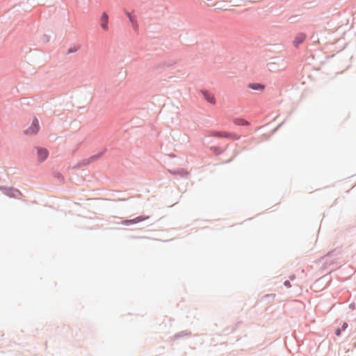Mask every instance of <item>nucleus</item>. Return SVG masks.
<instances>
[{"mask_svg":"<svg viewBox=\"0 0 356 356\" xmlns=\"http://www.w3.org/2000/svg\"><path fill=\"white\" fill-rule=\"evenodd\" d=\"M40 129L39 120L37 117L33 118L31 125L26 129L24 130V134L26 136H35Z\"/></svg>","mask_w":356,"mask_h":356,"instance_id":"f257e3e1","label":"nucleus"},{"mask_svg":"<svg viewBox=\"0 0 356 356\" xmlns=\"http://www.w3.org/2000/svg\"><path fill=\"white\" fill-rule=\"evenodd\" d=\"M124 14L128 18L129 23L134 30V31L137 32L138 31L139 24L137 19V17L135 14V10L133 12H129L127 9H124Z\"/></svg>","mask_w":356,"mask_h":356,"instance_id":"f03ea898","label":"nucleus"},{"mask_svg":"<svg viewBox=\"0 0 356 356\" xmlns=\"http://www.w3.org/2000/svg\"><path fill=\"white\" fill-rule=\"evenodd\" d=\"M199 95H201L202 98L209 104L212 106H215L216 104V98L213 94L209 90L204 88L200 89Z\"/></svg>","mask_w":356,"mask_h":356,"instance_id":"7ed1b4c3","label":"nucleus"},{"mask_svg":"<svg viewBox=\"0 0 356 356\" xmlns=\"http://www.w3.org/2000/svg\"><path fill=\"white\" fill-rule=\"evenodd\" d=\"M0 191L10 197H17L21 195L19 190L12 186H0Z\"/></svg>","mask_w":356,"mask_h":356,"instance_id":"20e7f679","label":"nucleus"},{"mask_svg":"<svg viewBox=\"0 0 356 356\" xmlns=\"http://www.w3.org/2000/svg\"><path fill=\"white\" fill-rule=\"evenodd\" d=\"M150 218V216H146V215H140V216H138L136 218H134L132 219H125V220H123L122 222H121V224L122 225H134V224H137L138 222H143L145 220H147Z\"/></svg>","mask_w":356,"mask_h":356,"instance_id":"39448f33","label":"nucleus"},{"mask_svg":"<svg viewBox=\"0 0 356 356\" xmlns=\"http://www.w3.org/2000/svg\"><path fill=\"white\" fill-rule=\"evenodd\" d=\"M192 336V332L188 330L180 331L172 337H170V342H174L177 340H179L180 339L184 338V337H189Z\"/></svg>","mask_w":356,"mask_h":356,"instance_id":"423d86ee","label":"nucleus"},{"mask_svg":"<svg viewBox=\"0 0 356 356\" xmlns=\"http://www.w3.org/2000/svg\"><path fill=\"white\" fill-rule=\"evenodd\" d=\"M99 26L104 31H108V24H109V20H108V16L106 12H104L102 15H101L99 21Z\"/></svg>","mask_w":356,"mask_h":356,"instance_id":"0eeeda50","label":"nucleus"},{"mask_svg":"<svg viewBox=\"0 0 356 356\" xmlns=\"http://www.w3.org/2000/svg\"><path fill=\"white\" fill-rule=\"evenodd\" d=\"M49 156L48 150L44 147H38L37 148V156L39 163H42Z\"/></svg>","mask_w":356,"mask_h":356,"instance_id":"6e6552de","label":"nucleus"},{"mask_svg":"<svg viewBox=\"0 0 356 356\" xmlns=\"http://www.w3.org/2000/svg\"><path fill=\"white\" fill-rule=\"evenodd\" d=\"M306 39V34L304 33H300L297 34L294 40L293 45L296 47H298L300 44H302Z\"/></svg>","mask_w":356,"mask_h":356,"instance_id":"1a4fd4ad","label":"nucleus"},{"mask_svg":"<svg viewBox=\"0 0 356 356\" xmlns=\"http://www.w3.org/2000/svg\"><path fill=\"white\" fill-rule=\"evenodd\" d=\"M217 136L220 138H232L234 140H237L239 139V136L235 133L232 132H219Z\"/></svg>","mask_w":356,"mask_h":356,"instance_id":"9d476101","label":"nucleus"},{"mask_svg":"<svg viewBox=\"0 0 356 356\" xmlns=\"http://www.w3.org/2000/svg\"><path fill=\"white\" fill-rule=\"evenodd\" d=\"M106 151H107L106 147L102 148L97 153H96L89 157L90 161L91 163H92L94 161H97L98 159H99L100 158H102L103 156V155L106 152Z\"/></svg>","mask_w":356,"mask_h":356,"instance_id":"9b49d317","label":"nucleus"},{"mask_svg":"<svg viewBox=\"0 0 356 356\" xmlns=\"http://www.w3.org/2000/svg\"><path fill=\"white\" fill-rule=\"evenodd\" d=\"M248 87L252 90L257 91H262L265 88V86L263 83L257 82L250 83H248Z\"/></svg>","mask_w":356,"mask_h":356,"instance_id":"f8f14e48","label":"nucleus"},{"mask_svg":"<svg viewBox=\"0 0 356 356\" xmlns=\"http://www.w3.org/2000/svg\"><path fill=\"white\" fill-rule=\"evenodd\" d=\"M234 122L235 124L238 125V126H248L249 125L248 121L243 118H236L234 120Z\"/></svg>","mask_w":356,"mask_h":356,"instance_id":"ddd939ff","label":"nucleus"},{"mask_svg":"<svg viewBox=\"0 0 356 356\" xmlns=\"http://www.w3.org/2000/svg\"><path fill=\"white\" fill-rule=\"evenodd\" d=\"M91 162L90 161L89 158L88 159L83 160L79 163H77L75 165V168L77 169H80L82 167L86 166L89 165Z\"/></svg>","mask_w":356,"mask_h":356,"instance_id":"4468645a","label":"nucleus"},{"mask_svg":"<svg viewBox=\"0 0 356 356\" xmlns=\"http://www.w3.org/2000/svg\"><path fill=\"white\" fill-rule=\"evenodd\" d=\"M80 48L79 45H74L69 47L66 51V54H74Z\"/></svg>","mask_w":356,"mask_h":356,"instance_id":"2eb2a0df","label":"nucleus"},{"mask_svg":"<svg viewBox=\"0 0 356 356\" xmlns=\"http://www.w3.org/2000/svg\"><path fill=\"white\" fill-rule=\"evenodd\" d=\"M54 177L60 181H64L65 178L63 175L58 172L54 173Z\"/></svg>","mask_w":356,"mask_h":356,"instance_id":"dca6fc26","label":"nucleus"},{"mask_svg":"<svg viewBox=\"0 0 356 356\" xmlns=\"http://www.w3.org/2000/svg\"><path fill=\"white\" fill-rule=\"evenodd\" d=\"M337 250H332V251H330L327 253V254L325 255L326 257H332L333 255H336L337 253H336Z\"/></svg>","mask_w":356,"mask_h":356,"instance_id":"f3484780","label":"nucleus"},{"mask_svg":"<svg viewBox=\"0 0 356 356\" xmlns=\"http://www.w3.org/2000/svg\"><path fill=\"white\" fill-rule=\"evenodd\" d=\"M342 331L343 330H341V328H337L334 331V334H335V335L339 337V336H341Z\"/></svg>","mask_w":356,"mask_h":356,"instance_id":"a211bd4d","label":"nucleus"},{"mask_svg":"<svg viewBox=\"0 0 356 356\" xmlns=\"http://www.w3.org/2000/svg\"><path fill=\"white\" fill-rule=\"evenodd\" d=\"M284 122H285V120H284L282 122H280V124H278L277 126L274 129L273 131L274 132L277 131L283 125Z\"/></svg>","mask_w":356,"mask_h":356,"instance_id":"6ab92c4d","label":"nucleus"},{"mask_svg":"<svg viewBox=\"0 0 356 356\" xmlns=\"http://www.w3.org/2000/svg\"><path fill=\"white\" fill-rule=\"evenodd\" d=\"M349 308L352 310H354V309H356V303L355 302H351L350 305H349Z\"/></svg>","mask_w":356,"mask_h":356,"instance_id":"aec40b11","label":"nucleus"},{"mask_svg":"<svg viewBox=\"0 0 356 356\" xmlns=\"http://www.w3.org/2000/svg\"><path fill=\"white\" fill-rule=\"evenodd\" d=\"M347 327H348V323H346V322H343V325H342V326H341V330H342L343 331H344Z\"/></svg>","mask_w":356,"mask_h":356,"instance_id":"412c9836","label":"nucleus"},{"mask_svg":"<svg viewBox=\"0 0 356 356\" xmlns=\"http://www.w3.org/2000/svg\"><path fill=\"white\" fill-rule=\"evenodd\" d=\"M284 286H286V287H289V286H291V285H290V282H289V281H288V280H286V281L284 282Z\"/></svg>","mask_w":356,"mask_h":356,"instance_id":"4be33fe9","label":"nucleus"},{"mask_svg":"<svg viewBox=\"0 0 356 356\" xmlns=\"http://www.w3.org/2000/svg\"><path fill=\"white\" fill-rule=\"evenodd\" d=\"M240 323H241V322H238V323L235 325V327H233V328L232 329V331H231V332H232V333L234 332V330H235V329H236V327H237V326H238V324H240Z\"/></svg>","mask_w":356,"mask_h":356,"instance_id":"5701e85b","label":"nucleus"},{"mask_svg":"<svg viewBox=\"0 0 356 356\" xmlns=\"http://www.w3.org/2000/svg\"><path fill=\"white\" fill-rule=\"evenodd\" d=\"M44 38L45 39L46 42H49V37L47 35H44Z\"/></svg>","mask_w":356,"mask_h":356,"instance_id":"b1692460","label":"nucleus"},{"mask_svg":"<svg viewBox=\"0 0 356 356\" xmlns=\"http://www.w3.org/2000/svg\"><path fill=\"white\" fill-rule=\"evenodd\" d=\"M187 175V172L186 171H184L183 173L181 175L182 177H184V176H186Z\"/></svg>","mask_w":356,"mask_h":356,"instance_id":"393cba45","label":"nucleus"},{"mask_svg":"<svg viewBox=\"0 0 356 356\" xmlns=\"http://www.w3.org/2000/svg\"><path fill=\"white\" fill-rule=\"evenodd\" d=\"M79 109L81 110L82 111H86V107L85 106H82Z\"/></svg>","mask_w":356,"mask_h":356,"instance_id":"a878e982","label":"nucleus"},{"mask_svg":"<svg viewBox=\"0 0 356 356\" xmlns=\"http://www.w3.org/2000/svg\"><path fill=\"white\" fill-rule=\"evenodd\" d=\"M232 160H233V158H231L230 159H229V160L227 161V163H229V162H231Z\"/></svg>","mask_w":356,"mask_h":356,"instance_id":"bb28decb","label":"nucleus"},{"mask_svg":"<svg viewBox=\"0 0 356 356\" xmlns=\"http://www.w3.org/2000/svg\"><path fill=\"white\" fill-rule=\"evenodd\" d=\"M290 277H291V280H292V279H294V278H295V275H292V276H291Z\"/></svg>","mask_w":356,"mask_h":356,"instance_id":"cd10ccee","label":"nucleus"},{"mask_svg":"<svg viewBox=\"0 0 356 356\" xmlns=\"http://www.w3.org/2000/svg\"><path fill=\"white\" fill-rule=\"evenodd\" d=\"M275 296V295H274V294H273V293H270V294L268 295V296Z\"/></svg>","mask_w":356,"mask_h":356,"instance_id":"c85d7f7f","label":"nucleus"}]
</instances>
